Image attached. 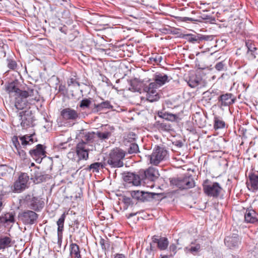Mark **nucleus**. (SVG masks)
<instances>
[{
	"instance_id": "obj_1",
	"label": "nucleus",
	"mask_w": 258,
	"mask_h": 258,
	"mask_svg": "<svg viewBox=\"0 0 258 258\" xmlns=\"http://www.w3.org/2000/svg\"><path fill=\"white\" fill-rule=\"evenodd\" d=\"M88 144L84 141H81L76 145L75 151L69 152L68 157L72 160L79 163L81 160H87L89 158Z\"/></svg>"
},
{
	"instance_id": "obj_38",
	"label": "nucleus",
	"mask_w": 258,
	"mask_h": 258,
	"mask_svg": "<svg viewBox=\"0 0 258 258\" xmlns=\"http://www.w3.org/2000/svg\"><path fill=\"white\" fill-rule=\"evenodd\" d=\"M214 122V128L216 129L222 128L225 126V122L219 119L218 117H215Z\"/></svg>"
},
{
	"instance_id": "obj_24",
	"label": "nucleus",
	"mask_w": 258,
	"mask_h": 258,
	"mask_svg": "<svg viewBox=\"0 0 258 258\" xmlns=\"http://www.w3.org/2000/svg\"><path fill=\"white\" fill-rule=\"evenodd\" d=\"M66 218V214L64 213L57 221V240H60L62 237V231L63 230L64 222Z\"/></svg>"
},
{
	"instance_id": "obj_22",
	"label": "nucleus",
	"mask_w": 258,
	"mask_h": 258,
	"mask_svg": "<svg viewBox=\"0 0 258 258\" xmlns=\"http://www.w3.org/2000/svg\"><path fill=\"white\" fill-rule=\"evenodd\" d=\"M157 88L158 87L156 86H153V87H151L150 86V84L148 87H146L145 90L148 93V100L150 102L156 101L159 98L155 90V89Z\"/></svg>"
},
{
	"instance_id": "obj_18",
	"label": "nucleus",
	"mask_w": 258,
	"mask_h": 258,
	"mask_svg": "<svg viewBox=\"0 0 258 258\" xmlns=\"http://www.w3.org/2000/svg\"><path fill=\"white\" fill-rule=\"evenodd\" d=\"M16 213L15 212H10L2 214L0 216V223L10 224L15 222Z\"/></svg>"
},
{
	"instance_id": "obj_31",
	"label": "nucleus",
	"mask_w": 258,
	"mask_h": 258,
	"mask_svg": "<svg viewBox=\"0 0 258 258\" xmlns=\"http://www.w3.org/2000/svg\"><path fill=\"white\" fill-rule=\"evenodd\" d=\"M11 239L8 236H0V249L11 246Z\"/></svg>"
},
{
	"instance_id": "obj_33",
	"label": "nucleus",
	"mask_w": 258,
	"mask_h": 258,
	"mask_svg": "<svg viewBox=\"0 0 258 258\" xmlns=\"http://www.w3.org/2000/svg\"><path fill=\"white\" fill-rule=\"evenodd\" d=\"M94 106L93 110L95 112H98L103 108H110L112 107L110 102L108 101L103 102L98 104H94Z\"/></svg>"
},
{
	"instance_id": "obj_60",
	"label": "nucleus",
	"mask_w": 258,
	"mask_h": 258,
	"mask_svg": "<svg viewBox=\"0 0 258 258\" xmlns=\"http://www.w3.org/2000/svg\"><path fill=\"white\" fill-rule=\"evenodd\" d=\"M35 177L36 178L37 180H39V181H42L43 179V176L42 175V176H39V175H36L35 176Z\"/></svg>"
},
{
	"instance_id": "obj_55",
	"label": "nucleus",
	"mask_w": 258,
	"mask_h": 258,
	"mask_svg": "<svg viewBox=\"0 0 258 258\" xmlns=\"http://www.w3.org/2000/svg\"><path fill=\"white\" fill-rule=\"evenodd\" d=\"M146 252L148 253V254L146 255L145 256V258H152L153 257V254L152 252L151 251V250H148L147 249Z\"/></svg>"
},
{
	"instance_id": "obj_27",
	"label": "nucleus",
	"mask_w": 258,
	"mask_h": 258,
	"mask_svg": "<svg viewBox=\"0 0 258 258\" xmlns=\"http://www.w3.org/2000/svg\"><path fill=\"white\" fill-rule=\"evenodd\" d=\"M152 241L154 243H157L158 246L161 250L165 249L168 245V239L165 237L158 238L157 237L154 236L152 238Z\"/></svg>"
},
{
	"instance_id": "obj_36",
	"label": "nucleus",
	"mask_w": 258,
	"mask_h": 258,
	"mask_svg": "<svg viewBox=\"0 0 258 258\" xmlns=\"http://www.w3.org/2000/svg\"><path fill=\"white\" fill-rule=\"evenodd\" d=\"M158 128L159 130L163 131H167L172 130L170 124L166 122H163L158 124Z\"/></svg>"
},
{
	"instance_id": "obj_51",
	"label": "nucleus",
	"mask_w": 258,
	"mask_h": 258,
	"mask_svg": "<svg viewBox=\"0 0 258 258\" xmlns=\"http://www.w3.org/2000/svg\"><path fill=\"white\" fill-rule=\"evenodd\" d=\"M170 180V186H172V188L176 187L177 185V179L175 178H171Z\"/></svg>"
},
{
	"instance_id": "obj_57",
	"label": "nucleus",
	"mask_w": 258,
	"mask_h": 258,
	"mask_svg": "<svg viewBox=\"0 0 258 258\" xmlns=\"http://www.w3.org/2000/svg\"><path fill=\"white\" fill-rule=\"evenodd\" d=\"M204 19L207 20H208L209 22H210L211 23H213V22H214L215 21V18H212V17H210V16H206V17H205L204 18Z\"/></svg>"
},
{
	"instance_id": "obj_15",
	"label": "nucleus",
	"mask_w": 258,
	"mask_h": 258,
	"mask_svg": "<svg viewBox=\"0 0 258 258\" xmlns=\"http://www.w3.org/2000/svg\"><path fill=\"white\" fill-rule=\"evenodd\" d=\"M244 219L247 223H255L258 222V214L254 210L248 209L245 213Z\"/></svg>"
},
{
	"instance_id": "obj_64",
	"label": "nucleus",
	"mask_w": 258,
	"mask_h": 258,
	"mask_svg": "<svg viewBox=\"0 0 258 258\" xmlns=\"http://www.w3.org/2000/svg\"><path fill=\"white\" fill-rule=\"evenodd\" d=\"M161 58V56H160V57H159V58H156L155 59V61H157V59H160Z\"/></svg>"
},
{
	"instance_id": "obj_44",
	"label": "nucleus",
	"mask_w": 258,
	"mask_h": 258,
	"mask_svg": "<svg viewBox=\"0 0 258 258\" xmlns=\"http://www.w3.org/2000/svg\"><path fill=\"white\" fill-rule=\"evenodd\" d=\"M247 47V51L253 52L258 51V49L255 47V45L251 42L246 43Z\"/></svg>"
},
{
	"instance_id": "obj_10",
	"label": "nucleus",
	"mask_w": 258,
	"mask_h": 258,
	"mask_svg": "<svg viewBox=\"0 0 258 258\" xmlns=\"http://www.w3.org/2000/svg\"><path fill=\"white\" fill-rule=\"evenodd\" d=\"M29 153L38 163H40L43 158L46 156V152L43 146L41 144L37 145L35 149L30 150Z\"/></svg>"
},
{
	"instance_id": "obj_45",
	"label": "nucleus",
	"mask_w": 258,
	"mask_h": 258,
	"mask_svg": "<svg viewBox=\"0 0 258 258\" xmlns=\"http://www.w3.org/2000/svg\"><path fill=\"white\" fill-rule=\"evenodd\" d=\"M8 67L11 70H15V68L17 67V63L15 61L11 60V59H8Z\"/></svg>"
},
{
	"instance_id": "obj_63",
	"label": "nucleus",
	"mask_w": 258,
	"mask_h": 258,
	"mask_svg": "<svg viewBox=\"0 0 258 258\" xmlns=\"http://www.w3.org/2000/svg\"><path fill=\"white\" fill-rule=\"evenodd\" d=\"M135 215H136V214L131 213L130 214V217H132Z\"/></svg>"
},
{
	"instance_id": "obj_42",
	"label": "nucleus",
	"mask_w": 258,
	"mask_h": 258,
	"mask_svg": "<svg viewBox=\"0 0 258 258\" xmlns=\"http://www.w3.org/2000/svg\"><path fill=\"white\" fill-rule=\"evenodd\" d=\"M247 56L250 60H253L258 57V51L250 52L247 51Z\"/></svg>"
},
{
	"instance_id": "obj_32",
	"label": "nucleus",
	"mask_w": 258,
	"mask_h": 258,
	"mask_svg": "<svg viewBox=\"0 0 258 258\" xmlns=\"http://www.w3.org/2000/svg\"><path fill=\"white\" fill-rule=\"evenodd\" d=\"M70 253L72 256L76 258H81L79 246L76 243H72L70 245Z\"/></svg>"
},
{
	"instance_id": "obj_5",
	"label": "nucleus",
	"mask_w": 258,
	"mask_h": 258,
	"mask_svg": "<svg viewBox=\"0 0 258 258\" xmlns=\"http://www.w3.org/2000/svg\"><path fill=\"white\" fill-rule=\"evenodd\" d=\"M203 189L205 193L208 196L217 198L220 195L222 187L217 182L209 183L206 181L203 184Z\"/></svg>"
},
{
	"instance_id": "obj_56",
	"label": "nucleus",
	"mask_w": 258,
	"mask_h": 258,
	"mask_svg": "<svg viewBox=\"0 0 258 258\" xmlns=\"http://www.w3.org/2000/svg\"><path fill=\"white\" fill-rule=\"evenodd\" d=\"M84 138H85L84 139L87 141H90L92 139V135L89 133H87V134H86L85 135Z\"/></svg>"
},
{
	"instance_id": "obj_40",
	"label": "nucleus",
	"mask_w": 258,
	"mask_h": 258,
	"mask_svg": "<svg viewBox=\"0 0 258 258\" xmlns=\"http://www.w3.org/2000/svg\"><path fill=\"white\" fill-rule=\"evenodd\" d=\"M185 37H186V39H187L189 41L193 43L195 42H199L200 39L199 35L196 36L194 35L187 34L185 35Z\"/></svg>"
},
{
	"instance_id": "obj_39",
	"label": "nucleus",
	"mask_w": 258,
	"mask_h": 258,
	"mask_svg": "<svg viewBox=\"0 0 258 258\" xmlns=\"http://www.w3.org/2000/svg\"><path fill=\"white\" fill-rule=\"evenodd\" d=\"M139 151V147L137 144L131 143L130 145V147L128 149V152L129 154L136 153Z\"/></svg>"
},
{
	"instance_id": "obj_4",
	"label": "nucleus",
	"mask_w": 258,
	"mask_h": 258,
	"mask_svg": "<svg viewBox=\"0 0 258 258\" xmlns=\"http://www.w3.org/2000/svg\"><path fill=\"white\" fill-rule=\"evenodd\" d=\"M24 201L28 207L35 211L42 209L44 206V202L42 199L39 197H34L33 195L26 196Z\"/></svg>"
},
{
	"instance_id": "obj_7",
	"label": "nucleus",
	"mask_w": 258,
	"mask_h": 258,
	"mask_svg": "<svg viewBox=\"0 0 258 258\" xmlns=\"http://www.w3.org/2000/svg\"><path fill=\"white\" fill-rule=\"evenodd\" d=\"M185 80L191 88L197 86L205 87L207 84L205 80H203L200 75L195 74L194 72L189 73L188 77Z\"/></svg>"
},
{
	"instance_id": "obj_19",
	"label": "nucleus",
	"mask_w": 258,
	"mask_h": 258,
	"mask_svg": "<svg viewBox=\"0 0 258 258\" xmlns=\"http://www.w3.org/2000/svg\"><path fill=\"white\" fill-rule=\"evenodd\" d=\"M6 88V91L8 92L10 94L14 93L15 96L23 92V91L19 88V84L17 81H14L9 83Z\"/></svg>"
},
{
	"instance_id": "obj_13",
	"label": "nucleus",
	"mask_w": 258,
	"mask_h": 258,
	"mask_svg": "<svg viewBox=\"0 0 258 258\" xmlns=\"http://www.w3.org/2000/svg\"><path fill=\"white\" fill-rule=\"evenodd\" d=\"M28 101L26 97L22 96V92L15 96L14 106L18 110H22L27 107Z\"/></svg>"
},
{
	"instance_id": "obj_61",
	"label": "nucleus",
	"mask_w": 258,
	"mask_h": 258,
	"mask_svg": "<svg viewBox=\"0 0 258 258\" xmlns=\"http://www.w3.org/2000/svg\"><path fill=\"white\" fill-rule=\"evenodd\" d=\"M100 244L102 245V246H103L104 245V240L103 239H101V241H100Z\"/></svg>"
},
{
	"instance_id": "obj_8",
	"label": "nucleus",
	"mask_w": 258,
	"mask_h": 258,
	"mask_svg": "<svg viewBox=\"0 0 258 258\" xmlns=\"http://www.w3.org/2000/svg\"><path fill=\"white\" fill-rule=\"evenodd\" d=\"M18 218L25 225H32L38 218V215L34 211L26 210L19 213Z\"/></svg>"
},
{
	"instance_id": "obj_25",
	"label": "nucleus",
	"mask_w": 258,
	"mask_h": 258,
	"mask_svg": "<svg viewBox=\"0 0 258 258\" xmlns=\"http://www.w3.org/2000/svg\"><path fill=\"white\" fill-rule=\"evenodd\" d=\"M104 129L105 131L104 132H98L97 134V137L100 139L104 140L108 139L114 130V128L113 126L107 125L105 126Z\"/></svg>"
},
{
	"instance_id": "obj_2",
	"label": "nucleus",
	"mask_w": 258,
	"mask_h": 258,
	"mask_svg": "<svg viewBox=\"0 0 258 258\" xmlns=\"http://www.w3.org/2000/svg\"><path fill=\"white\" fill-rule=\"evenodd\" d=\"M125 156V152L119 149L112 150L107 159V164L112 168H119L123 166V160Z\"/></svg>"
},
{
	"instance_id": "obj_26",
	"label": "nucleus",
	"mask_w": 258,
	"mask_h": 258,
	"mask_svg": "<svg viewBox=\"0 0 258 258\" xmlns=\"http://www.w3.org/2000/svg\"><path fill=\"white\" fill-rule=\"evenodd\" d=\"M14 172L13 168L6 165H0V178L11 176Z\"/></svg>"
},
{
	"instance_id": "obj_23",
	"label": "nucleus",
	"mask_w": 258,
	"mask_h": 258,
	"mask_svg": "<svg viewBox=\"0 0 258 258\" xmlns=\"http://www.w3.org/2000/svg\"><path fill=\"white\" fill-rule=\"evenodd\" d=\"M22 96L24 97H29L30 100L39 101V96L36 90L33 89H28L27 91H23Z\"/></svg>"
},
{
	"instance_id": "obj_58",
	"label": "nucleus",
	"mask_w": 258,
	"mask_h": 258,
	"mask_svg": "<svg viewBox=\"0 0 258 258\" xmlns=\"http://www.w3.org/2000/svg\"><path fill=\"white\" fill-rule=\"evenodd\" d=\"M114 258H126L125 256L123 254H116Z\"/></svg>"
},
{
	"instance_id": "obj_9",
	"label": "nucleus",
	"mask_w": 258,
	"mask_h": 258,
	"mask_svg": "<svg viewBox=\"0 0 258 258\" xmlns=\"http://www.w3.org/2000/svg\"><path fill=\"white\" fill-rule=\"evenodd\" d=\"M159 194L154 192H145L140 190H134L131 191V196L133 198L140 200L143 202L149 201L155 198V197Z\"/></svg>"
},
{
	"instance_id": "obj_46",
	"label": "nucleus",
	"mask_w": 258,
	"mask_h": 258,
	"mask_svg": "<svg viewBox=\"0 0 258 258\" xmlns=\"http://www.w3.org/2000/svg\"><path fill=\"white\" fill-rule=\"evenodd\" d=\"M5 195L3 193H0V212L3 209L5 205Z\"/></svg>"
},
{
	"instance_id": "obj_52",
	"label": "nucleus",
	"mask_w": 258,
	"mask_h": 258,
	"mask_svg": "<svg viewBox=\"0 0 258 258\" xmlns=\"http://www.w3.org/2000/svg\"><path fill=\"white\" fill-rule=\"evenodd\" d=\"M68 85L69 86H71V85H74V86H79V83L76 81V80L73 78H71L70 79L68 82Z\"/></svg>"
},
{
	"instance_id": "obj_17",
	"label": "nucleus",
	"mask_w": 258,
	"mask_h": 258,
	"mask_svg": "<svg viewBox=\"0 0 258 258\" xmlns=\"http://www.w3.org/2000/svg\"><path fill=\"white\" fill-rule=\"evenodd\" d=\"M124 179L125 181L132 183L133 185L138 186L141 184V178L137 174L134 173L129 172L126 176H124Z\"/></svg>"
},
{
	"instance_id": "obj_28",
	"label": "nucleus",
	"mask_w": 258,
	"mask_h": 258,
	"mask_svg": "<svg viewBox=\"0 0 258 258\" xmlns=\"http://www.w3.org/2000/svg\"><path fill=\"white\" fill-rule=\"evenodd\" d=\"M231 94L227 93L222 95L219 97V101L221 102V105L223 106H228L234 102L233 99L232 98Z\"/></svg>"
},
{
	"instance_id": "obj_43",
	"label": "nucleus",
	"mask_w": 258,
	"mask_h": 258,
	"mask_svg": "<svg viewBox=\"0 0 258 258\" xmlns=\"http://www.w3.org/2000/svg\"><path fill=\"white\" fill-rule=\"evenodd\" d=\"M101 167L102 168L104 167L103 165L101 163L95 162L94 163L91 164L90 165V169H93L96 171H98V169Z\"/></svg>"
},
{
	"instance_id": "obj_3",
	"label": "nucleus",
	"mask_w": 258,
	"mask_h": 258,
	"mask_svg": "<svg viewBox=\"0 0 258 258\" xmlns=\"http://www.w3.org/2000/svg\"><path fill=\"white\" fill-rule=\"evenodd\" d=\"M167 155V151L163 148L156 147L152 153L149 156L150 162L151 164L157 166L164 160Z\"/></svg>"
},
{
	"instance_id": "obj_35",
	"label": "nucleus",
	"mask_w": 258,
	"mask_h": 258,
	"mask_svg": "<svg viewBox=\"0 0 258 258\" xmlns=\"http://www.w3.org/2000/svg\"><path fill=\"white\" fill-rule=\"evenodd\" d=\"M158 114L160 117H161L167 120L173 121L176 119V116L175 114L171 113H162V112H160V113H159Z\"/></svg>"
},
{
	"instance_id": "obj_34",
	"label": "nucleus",
	"mask_w": 258,
	"mask_h": 258,
	"mask_svg": "<svg viewBox=\"0 0 258 258\" xmlns=\"http://www.w3.org/2000/svg\"><path fill=\"white\" fill-rule=\"evenodd\" d=\"M200 248L201 246L199 244H194L192 243L189 247L186 248L187 250L194 254L199 252Z\"/></svg>"
},
{
	"instance_id": "obj_12",
	"label": "nucleus",
	"mask_w": 258,
	"mask_h": 258,
	"mask_svg": "<svg viewBox=\"0 0 258 258\" xmlns=\"http://www.w3.org/2000/svg\"><path fill=\"white\" fill-rule=\"evenodd\" d=\"M194 186V180L190 176H186L183 179L178 180V189H187Z\"/></svg>"
},
{
	"instance_id": "obj_21",
	"label": "nucleus",
	"mask_w": 258,
	"mask_h": 258,
	"mask_svg": "<svg viewBox=\"0 0 258 258\" xmlns=\"http://www.w3.org/2000/svg\"><path fill=\"white\" fill-rule=\"evenodd\" d=\"M168 81V76L164 74L157 75L155 77V82L150 83V86H156L159 87L164 85Z\"/></svg>"
},
{
	"instance_id": "obj_48",
	"label": "nucleus",
	"mask_w": 258,
	"mask_h": 258,
	"mask_svg": "<svg viewBox=\"0 0 258 258\" xmlns=\"http://www.w3.org/2000/svg\"><path fill=\"white\" fill-rule=\"evenodd\" d=\"M19 156L23 159H25L26 157V154L25 151L22 150L20 148L16 149Z\"/></svg>"
},
{
	"instance_id": "obj_20",
	"label": "nucleus",
	"mask_w": 258,
	"mask_h": 258,
	"mask_svg": "<svg viewBox=\"0 0 258 258\" xmlns=\"http://www.w3.org/2000/svg\"><path fill=\"white\" fill-rule=\"evenodd\" d=\"M144 176L146 179L153 181L157 179L159 175L155 168L150 167L144 171Z\"/></svg>"
},
{
	"instance_id": "obj_62",
	"label": "nucleus",
	"mask_w": 258,
	"mask_h": 258,
	"mask_svg": "<svg viewBox=\"0 0 258 258\" xmlns=\"http://www.w3.org/2000/svg\"><path fill=\"white\" fill-rule=\"evenodd\" d=\"M182 143L178 142V147H181L182 146Z\"/></svg>"
},
{
	"instance_id": "obj_47",
	"label": "nucleus",
	"mask_w": 258,
	"mask_h": 258,
	"mask_svg": "<svg viewBox=\"0 0 258 258\" xmlns=\"http://www.w3.org/2000/svg\"><path fill=\"white\" fill-rule=\"evenodd\" d=\"M90 103V101L88 99L83 100L80 103V107L82 108L84 107H88L89 106Z\"/></svg>"
},
{
	"instance_id": "obj_29",
	"label": "nucleus",
	"mask_w": 258,
	"mask_h": 258,
	"mask_svg": "<svg viewBox=\"0 0 258 258\" xmlns=\"http://www.w3.org/2000/svg\"><path fill=\"white\" fill-rule=\"evenodd\" d=\"M248 186H250L251 188L253 190L258 189V175L251 174L249 175Z\"/></svg>"
},
{
	"instance_id": "obj_11",
	"label": "nucleus",
	"mask_w": 258,
	"mask_h": 258,
	"mask_svg": "<svg viewBox=\"0 0 258 258\" xmlns=\"http://www.w3.org/2000/svg\"><path fill=\"white\" fill-rule=\"evenodd\" d=\"M225 245L230 249H234L240 245L241 241L237 234L227 236L224 240Z\"/></svg>"
},
{
	"instance_id": "obj_6",
	"label": "nucleus",
	"mask_w": 258,
	"mask_h": 258,
	"mask_svg": "<svg viewBox=\"0 0 258 258\" xmlns=\"http://www.w3.org/2000/svg\"><path fill=\"white\" fill-rule=\"evenodd\" d=\"M29 177L27 173H21L18 179L14 183L13 191L20 193L28 187Z\"/></svg>"
},
{
	"instance_id": "obj_16",
	"label": "nucleus",
	"mask_w": 258,
	"mask_h": 258,
	"mask_svg": "<svg viewBox=\"0 0 258 258\" xmlns=\"http://www.w3.org/2000/svg\"><path fill=\"white\" fill-rule=\"evenodd\" d=\"M61 115L66 120H75L78 117V114L77 111L70 108L63 109L61 111Z\"/></svg>"
},
{
	"instance_id": "obj_14",
	"label": "nucleus",
	"mask_w": 258,
	"mask_h": 258,
	"mask_svg": "<svg viewBox=\"0 0 258 258\" xmlns=\"http://www.w3.org/2000/svg\"><path fill=\"white\" fill-rule=\"evenodd\" d=\"M20 124L23 127L29 126L31 122V114L29 111H22L19 113Z\"/></svg>"
},
{
	"instance_id": "obj_50",
	"label": "nucleus",
	"mask_w": 258,
	"mask_h": 258,
	"mask_svg": "<svg viewBox=\"0 0 258 258\" xmlns=\"http://www.w3.org/2000/svg\"><path fill=\"white\" fill-rule=\"evenodd\" d=\"M12 141L14 146L15 147L16 149L20 148L21 146L19 144V142L18 140V138L17 137H14L12 139Z\"/></svg>"
},
{
	"instance_id": "obj_53",
	"label": "nucleus",
	"mask_w": 258,
	"mask_h": 258,
	"mask_svg": "<svg viewBox=\"0 0 258 258\" xmlns=\"http://www.w3.org/2000/svg\"><path fill=\"white\" fill-rule=\"evenodd\" d=\"M250 257L252 258V256H253L255 258H258V249L255 248L254 250H253L249 254Z\"/></svg>"
},
{
	"instance_id": "obj_41",
	"label": "nucleus",
	"mask_w": 258,
	"mask_h": 258,
	"mask_svg": "<svg viewBox=\"0 0 258 258\" xmlns=\"http://www.w3.org/2000/svg\"><path fill=\"white\" fill-rule=\"evenodd\" d=\"M197 20L191 18H189L188 17H183V16H178V22L183 23L185 22L188 23L189 22H194L197 21Z\"/></svg>"
},
{
	"instance_id": "obj_37",
	"label": "nucleus",
	"mask_w": 258,
	"mask_h": 258,
	"mask_svg": "<svg viewBox=\"0 0 258 258\" xmlns=\"http://www.w3.org/2000/svg\"><path fill=\"white\" fill-rule=\"evenodd\" d=\"M203 115L199 112H196L194 115V118L195 119V121L199 125H204L205 120L202 119Z\"/></svg>"
},
{
	"instance_id": "obj_54",
	"label": "nucleus",
	"mask_w": 258,
	"mask_h": 258,
	"mask_svg": "<svg viewBox=\"0 0 258 258\" xmlns=\"http://www.w3.org/2000/svg\"><path fill=\"white\" fill-rule=\"evenodd\" d=\"M200 38V41L205 40H211L212 39V36H199Z\"/></svg>"
},
{
	"instance_id": "obj_49",
	"label": "nucleus",
	"mask_w": 258,
	"mask_h": 258,
	"mask_svg": "<svg viewBox=\"0 0 258 258\" xmlns=\"http://www.w3.org/2000/svg\"><path fill=\"white\" fill-rule=\"evenodd\" d=\"M225 64L223 63V61L218 62L215 66V69L219 71H222L224 70V67Z\"/></svg>"
},
{
	"instance_id": "obj_59",
	"label": "nucleus",
	"mask_w": 258,
	"mask_h": 258,
	"mask_svg": "<svg viewBox=\"0 0 258 258\" xmlns=\"http://www.w3.org/2000/svg\"><path fill=\"white\" fill-rule=\"evenodd\" d=\"M136 136V135L133 133H131L128 134V137H130V138L133 140H134L135 139Z\"/></svg>"
},
{
	"instance_id": "obj_30",
	"label": "nucleus",
	"mask_w": 258,
	"mask_h": 258,
	"mask_svg": "<svg viewBox=\"0 0 258 258\" xmlns=\"http://www.w3.org/2000/svg\"><path fill=\"white\" fill-rule=\"evenodd\" d=\"M21 142V145L23 148H25L27 145H30L33 144L34 141L33 135H25L20 138Z\"/></svg>"
}]
</instances>
